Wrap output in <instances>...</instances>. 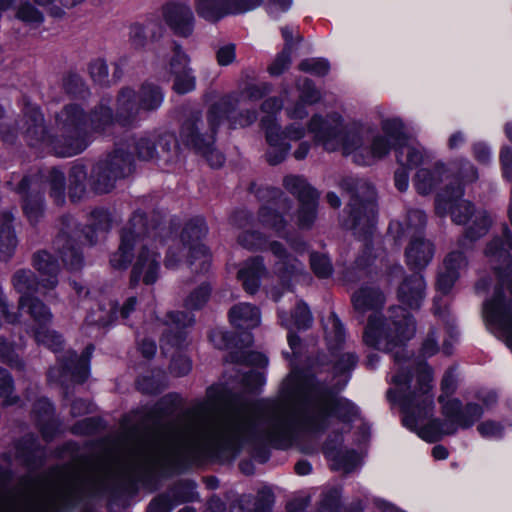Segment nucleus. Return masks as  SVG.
I'll return each mask as SVG.
<instances>
[{"instance_id": "17", "label": "nucleus", "mask_w": 512, "mask_h": 512, "mask_svg": "<svg viewBox=\"0 0 512 512\" xmlns=\"http://www.w3.org/2000/svg\"><path fill=\"white\" fill-rule=\"evenodd\" d=\"M139 159H161L166 163L178 157V142L173 133L153 132L137 137L131 144Z\"/></svg>"}, {"instance_id": "42", "label": "nucleus", "mask_w": 512, "mask_h": 512, "mask_svg": "<svg viewBox=\"0 0 512 512\" xmlns=\"http://www.w3.org/2000/svg\"><path fill=\"white\" fill-rule=\"evenodd\" d=\"M279 318L281 320V324L286 328H291L294 325L297 329H307L310 327L312 323V316L309 311V308L304 303H299L294 311L292 316V320H288L284 318L283 312H279Z\"/></svg>"}, {"instance_id": "25", "label": "nucleus", "mask_w": 512, "mask_h": 512, "mask_svg": "<svg viewBox=\"0 0 512 512\" xmlns=\"http://www.w3.org/2000/svg\"><path fill=\"white\" fill-rule=\"evenodd\" d=\"M426 283L423 276L415 273L400 284L397 292L398 300L408 308L419 309L425 298Z\"/></svg>"}, {"instance_id": "23", "label": "nucleus", "mask_w": 512, "mask_h": 512, "mask_svg": "<svg viewBox=\"0 0 512 512\" xmlns=\"http://www.w3.org/2000/svg\"><path fill=\"white\" fill-rule=\"evenodd\" d=\"M23 197V210L31 223L37 222L43 212V198L39 183L34 178H23L15 188Z\"/></svg>"}, {"instance_id": "31", "label": "nucleus", "mask_w": 512, "mask_h": 512, "mask_svg": "<svg viewBox=\"0 0 512 512\" xmlns=\"http://www.w3.org/2000/svg\"><path fill=\"white\" fill-rule=\"evenodd\" d=\"M274 503V495L270 489L260 490L254 499L251 495H242L236 498L230 505V512H246L252 505L250 512H271Z\"/></svg>"}, {"instance_id": "33", "label": "nucleus", "mask_w": 512, "mask_h": 512, "mask_svg": "<svg viewBox=\"0 0 512 512\" xmlns=\"http://www.w3.org/2000/svg\"><path fill=\"white\" fill-rule=\"evenodd\" d=\"M230 322L239 329L249 330L260 324L259 309L249 303L234 305L229 311Z\"/></svg>"}, {"instance_id": "29", "label": "nucleus", "mask_w": 512, "mask_h": 512, "mask_svg": "<svg viewBox=\"0 0 512 512\" xmlns=\"http://www.w3.org/2000/svg\"><path fill=\"white\" fill-rule=\"evenodd\" d=\"M446 174L447 168L443 162H436L431 168H420L414 176V187L419 194L428 195L442 182Z\"/></svg>"}, {"instance_id": "15", "label": "nucleus", "mask_w": 512, "mask_h": 512, "mask_svg": "<svg viewBox=\"0 0 512 512\" xmlns=\"http://www.w3.org/2000/svg\"><path fill=\"white\" fill-rule=\"evenodd\" d=\"M131 145L117 144L105 160L98 162L92 171V185L96 192L107 193L114 188L118 179L129 176L133 171V158L127 151Z\"/></svg>"}, {"instance_id": "16", "label": "nucleus", "mask_w": 512, "mask_h": 512, "mask_svg": "<svg viewBox=\"0 0 512 512\" xmlns=\"http://www.w3.org/2000/svg\"><path fill=\"white\" fill-rule=\"evenodd\" d=\"M258 196L266 203L258 212V221L261 226L277 236L287 237L288 223L281 211L290 209V201L284 193L277 188L266 187L258 191Z\"/></svg>"}, {"instance_id": "34", "label": "nucleus", "mask_w": 512, "mask_h": 512, "mask_svg": "<svg viewBox=\"0 0 512 512\" xmlns=\"http://www.w3.org/2000/svg\"><path fill=\"white\" fill-rule=\"evenodd\" d=\"M352 302L355 310L364 314L382 307L385 302V297L379 289L365 286L354 293Z\"/></svg>"}, {"instance_id": "41", "label": "nucleus", "mask_w": 512, "mask_h": 512, "mask_svg": "<svg viewBox=\"0 0 512 512\" xmlns=\"http://www.w3.org/2000/svg\"><path fill=\"white\" fill-rule=\"evenodd\" d=\"M318 199L301 202L296 213V225L299 229H310L317 216Z\"/></svg>"}, {"instance_id": "47", "label": "nucleus", "mask_w": 512, "mask_h": 512, "mask_svg": "<svg viewBox=\"0 0 512 512\" xmlns=\"http://www.w3.org/2000/svg\"><path fill=\"white\" fill-rule=\"evenodd\" d=\"M34 337L37 343L42 344L54 352H57L62 346V337L55 331H51L46 326L34 329Z\"/></svg>"}, {"instance_id": "48", "label": "nucleus", "mask_w": 512, "mask_h": 512, "mask_svg": "<svg viewBox=\"0 0 512 512\" xmlns=\"http://www.w3.org/2000/svg\"><path fill=\"white\" fill-rule=\"evenodd\" d=\"M296 86L299 91V100L302 102L308 105H313L321 100V92L317 89L312 80L308 78L299 80Z\"/></svg>"}, {"instance_id": "50", "label": "nucleus", "mask_w": 512, "mask_h": 512, "mask_svg": "<svg viewBox=\"0 0 512 512\" xmlns=\"http://www.w3.org/2000/svg\"><path fill=\"white\" fill-rule=\"evenodd\" d=\"M326 339L329 345H335L342 343L344 340V328L335 314H331L325 325Z\"/></svg>"}, {"instance_id": "8", "label": "nucleus", "mask_w": 512, "mask_h": 512, "mask_svg": "<svg viewBox=\"0 0 512 512\" xmlns=\"http://www.w3.org/2000/svg\"><path fill=\"white\" fill-rule=\"evenodd\" d=\"M112 219L108 211L97 209L91 213L88 231L80 230L75 220L70 216L61 219L60 233L55 239L54 246L57 249L63 263L71 270L79 269L83 259L78 242L84 237L85 241L93 245L110 230Z\"/></svg>"}, {"instance_id": "63", "label": "nucleus", "mask_w": 512, "mask_h": 512, "mask_svg": "<svg viewBox=\"0 0 512 512\" xmlns=\"http://www.w3.org/2000/svg\"><path fill=\"white\" fill-rule=\"evenodd\" d=\"M191 368V361L185 355L174 357L170 365V370L175 376H184L190 372Z\"/></svg>"}, {"instance_id": "44", "label": "nucleus", "mask_w": 512, "mask_h": 512, "mask_svg": "<svg viewBox=\"0 0 512 512\" xmlns=\"http://www.w3.org/2000/svg\"><path fill=\"white\" fill-rule=\"evenodd\" d=\"M25 307L38 327L46 326L51 322L52 314L49 308L37 298H29Z\"/></svg>"}, {"instance_id": "64", "label": "nucleus", "mask_w": 512, "mask_h": 512, "mask_svg": "<svg viewBox=\"0 0 512 512\" xmlns=\"http://www.w3.org/2000/svg\"><path fill=\"white\" fill-rule=\"evenodd\" d=\"M217 62L221 66H227L236 58V47L234 44H226L220 47L216 53Z\"/></svg>"}, {"instance_id": "61", "label": "nucleus", "mask_w": 512, "mask_h": 512, "mask_svg": "<svg viewBox=\"0 0 512 512\" xmlns=\"http://www.w3.org/2000/svg\"><path fill=\"white\" fill-rule=\"evenodd\" d=\"M458 177L464 183H471L478 179L476 168L466 159H460Z\"/></svg>"}, {"instance_id": "7", "label": "nucleus", "mask_w": 512, "mask_h": 512, "mask_svg": "<svg viewBox=\"0 0 512 512\" xmlns=\"http://www.w3.org/2000/svg\"><path fill=\"white\" fill-rule=\"evenodd\" d=\"M415 322L401 306L390 307L386 314L372 313L363 333L364 343L380 351L393 352L410 340Z\"/></svg>"}, {"instance_id": "52", "label": "nucleus", "mask_w": 512, "mask_h": 512, "mask_svg": "<svg viewBox=\"0 0 512 512\" xmlns=\"http://www.w3.org/2000/svg\"><path fill=\"white\" fill-rule=\"evenodd\" d=\"M341 489L330 488L324 492L320 502L319 512H340Z\"/></svg>"}, {"instance_id": "30", "label": "nucleus", "mask_w": 512, "mask_h": 512, "mask_svg": "<svg viewBox=\"0 0 512 512\" xmlns=\"http://www.w3.org/2000/svg\"><path fill=\"white\" fill-rule=\"evenodd\" d=\"M410 238L411 241L405 252L407 264L415 269L426 267L434 256L433 244L421 235Z\"/></svg>"}, {"instance_id": "5", "label": "nucleus", "mask_w": 512, "mask_h": 512, "mask_svg": "<svg viewBox=\"0 0 512 512\" xmlns=\"http://www.w3.org/2000/svg\"><path fill=\"white\" fill-rule=\"evenodd\" d=\"M164 228L149 222L141 211H135L121 232L119 248L111 255L110 263L115 269H126L132 261L133 251L138 247L136 260L130 274V286L140 281L153 285L160 276L161 257L157 243H161Z\"/></svg>"}, {"instance_id": "14", "label": "nucleus", "mask_w": 512, "mask_h": 512, "mask_svg": "<svg viewBox=\"0 0 512 512\" xmlns=\"http://www.w3.org/2000/svg\"><path fill=\"white\" fill-rule=\"evenodd\" d=\"M265 2L272 17L288 11L292 0H195L198 15L210 22H217L227 15H236L254 10Z\"/></svg>"}, {"instance_id": "24", "label": "nucleus", "mask_w": 512, "mask_h": 512, "mask_svg": "<svg viewBox=\"0 0 512 512\" xmlns=\"http://www.w3.org/2000/svg\"><path fill=\"white\" fill-rule=\"evenodd\" d=\"M272 91V85L267 82L251 84L245 87L240 93L231 94L222 98L211 108L228 110L230 107L245 106L248 102H256Z\"/></svg>"}, {"instance_id": "59", "label": "nucleus", "mask_w": 512, "mask_h": 512, "mask_svg": "<svg viewBox=\"0 0 512 512\" xmlns=\"http://www.w3.org/2000/svg\"><path fill=\"white\" fill-rule=\"evenodd\" d=\"M209 338L212 344L218 349H230L238 346L233 336L222 329L212 331Z\"/></svg>"}, {"instance_id": "26", "label": "nucleus", "mask_w": 512, "mask_h": 512, "mask_svg": "<svg viewBox=\"0 0 512 512\" xmlns=\"http://www.w3.org/2000/svg\"><path fill=\"white\" fill-rule=\"evenodd\" d=\"M193 489L192 483L180 484L169 493L154 498L147 512H171L174 506L193 498Z\"/></svg>"}, {"instance_id": "62", "label": "nucleus", "mask_w": 512, "mask_h": 512, "mask_svg": "<svg viewBox=\"0 0 512 512\" xmlns=\"http://www.w3.org/2000/svg\"><path fill=\"white\" fill-rule=\"evenodd\" d=\"M168 325L175 329H181L190 326L194 322V318L190 313L186 312H170L168 315Z\"/></svg>"}, {"instance_id": "35", "label": "nucleus", "mask_w": 512, "mask_h": 512, "mask_svg": "<svg viewBox=\"0 0 512 512\" xmlns=\"http://www.w3.org/2000/svg\"><path fill=\"white\" fill-rule=\"evenodd\" d=\"M464 241L474 242L483 237L492 225V218L484 209H476L468 223L465 224Z\"/></svg>"}, {"instance_id": "12", "label": "nucleus", "mask_w": 512, "mask_h": 512, "mask_svg": "<svg viewBox=\"0 0 512 512\" xmlns=\"http://www.w3.org/2000/svg\"><path fill=\"white\" fill-rule=\"evenodd\" d=\"M33 265L39 272V281L35 280L34 274L30 270H19L12 278L15 290L21 294L18 302L19 309L25 308L33 293L45 294L47 291L54 289L58 283L59 265L50 253L46 251L36 253L33 258Z\"/></svg>"}, {"instance_id": "45", "label": "nucleus", "mask_w": 512, "mask_h": 512, "mask_svg": "<svg viewBox=\"0 0 512 512\" xmlns=\"http://www.w3.org/2000/svg\"><path fill=\"white\" fill-rule=\"evenodd\" d=\"M48 183L50 187V196L56 204H62L65 200V177L64 174L53 168L49 172Z\"/></svg>"}, {"instance_id": "19", "label": "nucleus", "mask_w": 512, "mask_h": 512, "mask_svg": "<svg viewBox=\"0 0 512 512\" xmlns=\"http://www.w3.org/2000/svg\"><path fill=\"white\" fill-rule=\"evenodd\" d=\"M463 194L464 190L460 185L446 186L436 197V213L440 216L450 214L452 221L458 225L468 223L476 208L471 202L462 199Z\"/></svg>"}, {"instance_id": "4", "label": "nucleus", "mask_w": 512, "mask_h": 512, "mask_svg": "<svg viewBox=\"0 0 512 512\" xmlns=\"http://www.w3.org/2000/svg\"><path fill=\"white\" fill-rule=\"evenodd\" d=\"M137 93L130 88H123L116 101V116L111 109L101 104L88 118L77 105L66 106L57 116L58 134L51 137L43 126V115L37 107H27L25 111L26 134L31 145L43 143L60 157H71L81 153L88 145L89 130L109 132L116 124L129 126L140 116Z\"/></svg>"}, {"instance_id": "3", "label": "nucleus", "mask_w": 512, "mask_h": 512, "mask_svg": "<svg viewBox=\"0 0 512 512\" xmlns=\"http://www.w3.org/2000/svg\"><path fill=\"white\" fill-rule=\"evenodd\" d=\"M380 127L382 134L368 123H345L343 117L336 112L325 117L315 114L310 122V131L326 151L340 150L357 165H373L387 157L393 147L400 166L414 168L433 158L432 152L419 143L407 142L400 118L383 117Z\"/></svg>"}, {"instance_id": "9", "label": "nucleus", "mask_w": 512, "mask_h": 512, "mask_svg": "<svg viewBox=\"0 0 512 512\" xmlns=\"http://www.w3.org/2000/svg\"><path fill=\"white\" fill-rule=\"evenodd\" d=\"M282 107L283 101L278 97H269L261 104V111L266 115L261 118L260 124L265 131L266 141L269 145L266 157L271 165H277L285 159L291 149L288 141L301 140L305 136L307 129L314 135L310 131V122L312 119L309 120L307 128L303 124L295 121L282 130L276 117ZM314 116L315 115L311 118ZM313 137L315 142L322 146V144L315 139V136Z\"/></svg>"}, {"instance_id": "58", "label": "nucleus", "mask_w": 512, "mask_h": 512, "mask_svg": "<svg viewBox=\"0 0 512 512\" xmlns=\"http://www.w3.org/2000/svg\"><path fill=\"white\" fill-rule=\"evenodd\" d=\"M13 392V380L9 373L0 369V397L4 398L5 405H12L17 402V397L11 396Z\"/></svg>"}, {"instance_id": "18", "label": "nucleus", "mask_w": 512, "mask_h": 512, "mask_svg": "<svg viewBox=\"0 0 512 512\" xmlns=\"http://www.w3.org/2000/svg\"><path fill=\"white\" fill-rule=\"evenodd\" d=\"M291 249L296 256L288 253L283 244L278 241L269 243V250L276 258L272 271L283 285H287L290 280L301 275L305 268L299 257H302L306 252V243L303 241L291 243Z\"/></svg>"}, {"instance_id": "51", "label": "nucleus", "mask_w": 512, "mask_h": 512, "mask_svg": "<svg viewBox=\"0 0 512 512\" xmlns=\"http://www.w3.org/2000/svg\"><path fill=\"white\" fill-rule=\"evenodd\" d=\"M298 68L315 76H325L330 71V63L325 58H308L301 61Z\"/></svg>"}, {"instance_id": "56", "label": "nucleus", "mask_w": 512, "mask_h": 512, "mask_svg": "<svg viewBox=\"0 0 512 512\" xmlns=\"http://www.w3.org/2000/svg\"><path fill=\"white\" fill-rule=\"evenodd\" d=\"M291 64V49L285 47L279 53L268 67V72L272 76H279L284 73Z\"/></svg>"}, {"instance_id": "53", "label": "nucleus", "mask_w": 512, "mask_h": 512, "mask_svg": "<svg viewBox=\"0 0 512 512\" xmlns=\"http://www.w3.org/2000/svg\"><path fill=\"white\" fill-rule=\"evenodd\" d=\"M310 264L313 272L320 278H326L332 274V264L329 258L323 254L312 253Z\"/></svg>"}, {"instance_id": "28", "label": "nucleus", "mask_w": 512, "mask_h": 512, "mask_svg": "<svg viewBox=\"0 0 512 512\" xmlns=\"http://www.w3.org/2000/svg\"><path fill=\"white\" fill-rule=\"evenodd\" d=\"M426 225V215L422 210L411 209L407 212L406 218L401 222H393L389 226V232L395 239L401 240L406 237L421 235Z\"/></svg>"}, {"instance_id": "2", "label": "nucleus", "mask_w": 512, "mask_h": 512, "mask_svg": "<svg viewBox=\"0 0 512 512\" xmlns=\"http://www.w3.org/2000/svg\"><path fill=\"white\" fill-rule=\"evenodd\" d=\"M403 357L399 351L394 353L396 373L392 375L394 388L387 392L390 401L399 402L404 416L403 425L418 434L427 442H436L444 435L454 434L458 428L467 429L480 419L484 412L489 410L497 402V395L493 391H482L477 395L478 402H468L465 407L456 398L447 399L456 390V378L452 370H448L441 381L442 414L445 421L434 420L425 427H419V422L424 419L434 406L432 394V370L424 362H419L416 368L418 389L405 394L410 382V372L402 365Z\"/></svg>"}, {"instance_id": "40", "label": "nucleus", "mask_w": 512, "mask_h": 512, "mask_svg": "<svg viewBox=\"0 0 512 512\" xmlns=\"http://www.w3.org/2000/svg\"><path fill=\"white\" fill-rule=\"evenodd\" d=\"M87 172L83 165H75L69 174V196L73 201L80 199L85 193Z\"/></svg>"}, {"instance_id": "57", "label": "nucleus", "mask_w": 512, "mask_h": 512, "mask_svg": "<svg viewBox=\"0 0 512 512\" xmlns=\"http://www.w3.org/2000/svg\"><path fill=\"white\" fill-rule=\"evenodd\" d=\"M266 242V239L255 231H246L238 236V243L242 247L250 250L263 249Z\"/></svg>"}, {"instance_id": "55", "label": "nucleus", "mask_w": 512, "mask_h": 512, "mask_svg": "<svg viewBox=\"0 0 512 512\" xmlns=\"http://www.w3.org/2000/svg\"><path fill=\"white\" fill-rule=\"evenodd\" d=\"M477 431L483 438L497 440L503 437L505 427L500 422L486 420L477 426Z\"/></svg>"}, {"instance_id": "60", "label": "nucleus", "mask_w": 512, "mask_h": 512, "mask_svg": "<svg viewBox=\"0 0 512 512\" xmlns=\"http://www.w3.org/2000/svg\"><path fill=\"white\" fill-rule=\"evenodd\" d=\"M90 74L95 82L108 84V66L104 60L98 59L91 63Z\"/></svg>"}, {"instance_id": "46", "label": "nucleus", "mask_w": 512, "mask_h": 512, "mask_svg": "<svg viewBox=\"0 0 512 512\" xmlns=\"http://www.w3.org/2000/svg\"><path fill=\"white\" fill-rule=\"evenodd\" d=\"M211 293V287L208 283H202L193 289L184 301V305L188 309H199L208 301Z\"/></svg>"}, {"instance_id": "39", "label": "nucleus", "mask_w": 512, "mask_h": 512, "mask_svg": "<svg viewBox=\"0 0 512 512\" xmlns=\"http://www.w3.org/2000/svg\"><path fill=\"white\" fill-rule=\"evenodd\" d=\"M141 111H152L159 108L163 102L161 90L152 84H144L137 94Z\"/></svg>"}, {"instance_id": "49", "label": "nucleus", "mask_w": 512, "mask_h": 512, "mask_svg": "<svg viewBox=\"0 0 512 512\" xmlns=\"http://www.w3.org/2000/svg\"><path fill=\"white\" fill-rule=\"evenodd\" d=\"M333 468L342 470L344 473L352 472L360 462L359 455L354 451L339 452L332 456Z\"/></svg>"}, {"instance_id": "27", "label": "nucleus", "mask_w": 512, "mask_h": 512, "mask_svg": "<svg viewBox=\"0 0 512 512\" xmlns=\"http://www.w3.org/2000/svg\"><path fill=\"white\" fill-rule=\"evenodd\" d=\"M268 274L263 258L253 257L246 260L238 270L237 278L242 282L244 290L255 293L260 286V279Z\"/></svg>"}, {"instance_id": "38", "label": "nucleus", "mask_w": 512, "mask_h": 512, "mask_svg": "<svg viewBox=\"0 0 512 512\" xmlns=\"http://www.w3.org/2000/svg\"><path fill=\"white\" fill-rule=\"evenodd\" d=\"M11 221L12 216L7 213L0 226V259L2 260L9 259L17 246V239L10 225Z\"/></svg>"}, {"instance_id": "32", "label": "nucleus", "mask_w": 512, "mask_h": 512, "mask_svg": "<svg viewBox=\"0 0 512 512\" xmlns=\"http://www.w3.org/2000/svg\"><path fill=\"white\" fill-rule=\"evenodd\" d=\"M92 351L93 347L88 346L81 357H78L74 352H67V360L63 363L61 377L70 374L73 381L84 382L89 374V361Z\"/></svg>"}, {"instance_id": "43", "label": "nucleus", "mask_w": 512, "mask_h": 512, "mask_svg": "<svg viewBox=\"0 0 512 512\" xmlns=\"http://www.w3.org/2000/svg\"><path fill=\"white\" fill-rule=\"evenodd\" d=\"M237 106L234 108L230 107L228 110L223 109L219 110L217 113L216 121L221 123L224 116H226L230 122L232 128L236 127H246L255 122L257 118V113L254 110H246L239 114L237 118L233 116V112Z\"/></svg>"}, {"instance_id": "36", "label": "nucleus", "mask_w": 512, "mask_h": 512, "mask_svg": "<svg viewBox=\"0 0 512 512\" xmlns=\"http://www.w3.org/2000/svg\"><path fill=\"white\" fill-rule=\"evenodd\" d=\"M283 186L298 198L299 203L319 198L316 190L309 185L303 176L288 175L283 179Z\"/></svg>"}, {"instance_id": "13", "label": "nucleus", "mask_w": 512, "mask_h": 512, "mask_svg": "<svg viewBox=\"0 0 512 512\" xmlns=\"http://www.w3.org/2000/svg\"><path fill=\"white\" fill-rule=\"evenodd\" d=\"M217 113V108H210L207 114V124L200 116L192 115L182 124L180 131L181 141L205 156L213 168L222 166L225 160L222 153L213 147L214 135L219 126V122L216 121Z\"/></svg>"}, {"instance_id": "11", "label": "nucleus", "mask_w": 512, "mask_h": 512, "mask_svg": "<svg viewBox=\"0 0 512 512\" xmlns=\"http://www.w3.org/2000/svg\"><path fill=\"white\" fill-rule=\"evenodd\" d=\"M341 186L350 193L344 227L355 234L367 233L374 226L376 218L374 187L366 180L355 178L344 179Z\"/></svg>"}, {"instance_id": "54", "label": "nucleus", "mask_w": 512, "mask_h": 512, "mask_svg": "<svg viewBox=\"0 0 512 512\" xmlns=\"http://www.w3.org/2000/svg\"><path fill=\"white\" fill-rule=\"evenodd\" d=\"M16 17L22 22L34 27L43 21V15L32 4L26 2L18 10Z\"/></svg>"}, {"instance_id": "6", "label": "nucleus", "mask_w": 512, "mask_h": 512, "mask_svg": "<svg viewBox=\"0 0 512 512\" xmlns=\"http://www.w3.org/2000/svg\"><path fill=\"white\" fill-rule=\"evenodd\" d=\"M512 237L506 227L503 239L494 238L485 249V257L498 276L493 295L483 303V317L489 330L498 333L512 348Z\"/></svg>"}, {"instance_id": "21", "label": "nucleus", "mask_w": 512, "mask_h": 512, "mask_svg": "<svg viewBox=\"0 0 512 512\" xmlns=\"http://www.w3.org/2000/svg\"><path fill=\"white\" fill-rule=\"evenodd\" d=\"M466 267L467 260L462 252L453 251L449 253L438 273L437 290L443 295L448 294Z\"/></svg>"}, {"instance_id": "1", "label": "nucleus", "mask_w": 512, "mask_h": 512, "mask_svg": "<svg viewBox=\"0 0 512 512\" xmlns=\"http://www.w3.org/2000/svg\"><path fill=\"white\" fill-rule=\"evenodd\" d=\"M164 397L145 415V475L174 471L206 458L233 460L247 441L281 446L296 429L320 431L334 418L352 421L358 408L303 372L291 371L274 400L249 402L222 385L207 390L206 400L185 412L174 425L160 429Z\"/></svg>"}, {"instance_id": "20", "label": "nucleus", "mask_w": 512, "mask_h": 512, "mask_svg": "<svg viewBox=\"0 0 512 512\" xmlns=\"http://www.w3.org/2000/svg\"><path fill=\"white\" fill-rule=\"evenodd\" d=\"M162 17L174 32H192L196 28V17L192 8L181 2H169L162 7Z\"/></svg>"}, {"instance_id": "22", "label": "nucleus", "mask_w": 512, "mask_h": 512, "mask_svg": "<svg viewBox=\"0 0 512 512\" xmlns=\"http://www.w3.org/2000/svg\"><path fill=\"white\" fill-rule=\"evenodd\" d=\"M170 70L175 76L173 84L175 92L186 94L195 89L196 79L189 67V58L178 46L174 49Z\"/></svg>"}, {"instance_id": "10", "label": "nucleus", "mask_w": 512, "mask_h": 512, "mask_svg": "<svg viewBox=\"0 0 512 512\" xmlns=\"http://www.w3.org/2000/svg\"><path fill=\"white\" fill-rule=\"evenodd\" d=\"M207 234L204 219L197 217L186 223L180 238L170 244L164 264L168 269H175L180 264L184 252L189 255L188 263L192 271L206 272L210 266V255L200 242Z\"/></svg>"}, {"instance_id": "37", "label": "nucleus", "mask_w": 512, "mask_h": 512, "mask_svg": "<svg viewBox=\"0 0 512 512\" xmlns=\"http://www.w3.org/2000/svg\"><path fill=\"white\" fill-rule=\"evenodd\" d=\"M117 305L111 300L99 303L96 309H92L86 317L87 325L106 327L116 319Z\"/></svg>"}]
</instances>
